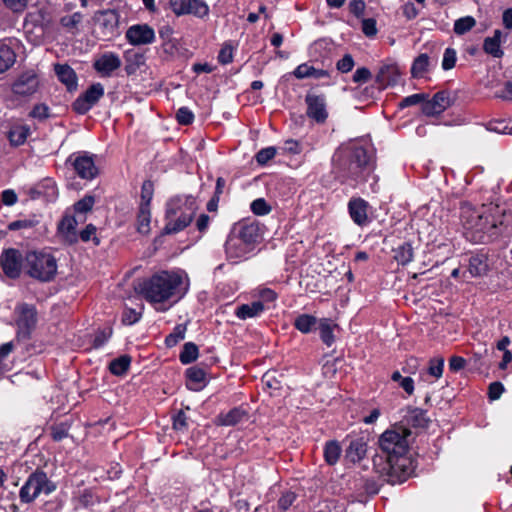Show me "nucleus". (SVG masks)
I'll list each match as a JSON object with an SVG mask.
<instances>
[{
    "label": "nucleus",
    "mask_w": 512,
    "mask_h": 512,
    "mask_svg": "<svg viewBox=\"0 0 512 512\" xmlns=\"http://www.w3.org/2000/svg\"><path fill=\"white\" fill-rule=\"evenodd\" d=\"M154 185L150 180L143 182L141 187V203L140 206L150 207L151 200L153 198Z\"/></svg>",
    "instance_id": "nucleus-47"
},
{
    "label": "nucleus",
    "mask_w": 512,
    "mask_h": 512,
    "mask_svg": "<svg viewBox=\"0 0 512 512\" xmlns=\"http://www.w3.org/2000/svg\"><path fill=\"white\" fill-rule=\"evenodd\" d=\"M76 226L77 220L74 216H65L59 223L58 232L66 243L74 244L78 241Z\"/></svg>",
    "instance_id": "nucleus-20"
},
{
    "label": "nucleus",
    "mask_w": 512,
    "mask_h": 512,
    "mask_svg": "<svg viewBox=\"0 0 512 512\" xmlns=\"http://www.w3.org/2000/svg\"><path fill=\"white\" fill-rule=\"evenodd\" d=\"M177 121L182 125H189L194 120V115L187 107H181L176 113Z\"/></svg>",
    "instance_id": "nucleus-56"
},
{
    "label": "nucleus",
    "mask_w": 512,
    "mask_h": 512,
    "mask_svg": "<svg viewBox=\"0 0 512 512\" xmlns=\"http://www.w3.org/2000/svg\"><path fill=\"white\" fill-rule=\"evenodd\" d=\"M250 208L255 215H260V216L266 215L271 211V207L268 205L266 200L263 198L255 199L251 203Z\"/></svg>",
    "instance_id": "nucleus-54"
},
{
    "label": "nucleus",
    "mask_w": 512,
    "mask_h": 512,
    "mask_svg": "<svg viewBox=\"0 0 512 512\" xmlns=\"http://www.w3.org/2000/svg\"><path fill=\"white\" fill-rule=\"evenodd\" d=\"M29 116L38 119L39 121H43L49 117V107L44 103L37 104L33 107Z\"/></svg>",
    "instance_id": "nucleus-55"
},
{
    "label": "nucleus",
    "mask_w": 512,
    "mask_h": 512,
    "mask_svg": "<svg viewBox=\"0 0 512 512\" xmlns=\"http://www.w3.org/2000/svg\"><path fill=\"white\" fill-rule=\"evenodd\" d=\"M449 94L445 91L437 92L432 99L422 104V112L426 116H435L441 114L450 106Z\"/></svg>",
    "instance_id": "nucleus-19"
},
{
    "label": "nucleus",
    "mask_w": 512,
    "mask_h": 512,
    "mask_svg": "<svg viewBox=\"0 0 512 512\" xmlns=\"http://www.w3.org/2000/svg\"><path fill=\"white\" fill-rule=\"evenodd\" d=\"M429 56L425 53L420 54L414 59L411 66V74L414 78H422L428 72Z\"/></svg>",
    "instance_id": "nucleus-33"
},
{
    "label": "nucleus",
    "mask_w": 512,
    "mask_h": 512,
    "mask_svg": "<svg viewBox=\"0 0 512 512\" xmlns=\"http://www.w3.org/2000/svg\"><path fill=\"white\" fill-rule=\"evenodd\" d=\"M318 320L310 314H300L294 320V327L303 334L310 333L316 326Z\"/></svg>",
    "instance_id": "nucleus-32"
},
{
    "label": "nucleus",
    "mask_w": 512,
    "mask_h": 512,
    "mask_svg": "<svg viewBox=\"0 0 512 512\" xmlns=\"http://www.w3.org/2000/svg\"><path fill=\"white\" fill-rule=\"evenodd\" d=\"M125 37L133 46L148 45L155 41V32L148 24H135L127 29Z\"/></svg>",
    "instance_id": "nucleus-14"
},
{
    "label": "nucleus",
    "mask_w": 512,
    "mask_h": 512,
    "mask_svg": "<svg viewBox=\"0 0 512 512\" xmlns=\"http://www.w3.org/2000/svg\"><path fill=\"white\" fill-rule=\"evenodd\" d=\"M181 285L180 275L163 271L139 284L138 290L147 301L162 303L173 297H176L175 301L180 299L185 294Z\"/></svg>",
    "instance_id": "nucleus-4"
},
{
    "label": "nucleus",
    "mask_w": 512,
    "mask_h": 512,
    "mask_svg": "<svg viewBox=\"0 0 512 512\" xmlns=\"http://www.w3.org/2000/svg\"><path fill=\"white\" fill-rule=\"evenodd\" d=\"M56 484L49 480L47 474L36 469L31 473L26 480L25 484L19 491V498L22 503H32L42 492L46 495L51 494L56 490Z\"/></svg>",
    "instance_id": "nucleus-7"
},
{
    "label": "nucleus",
    "mask_w": 512,
    "mask_h": 512,
    "mask_svg": "<svg viewBox=\"0 0 512 512\" xmlns=\"http://www.w3.org/2000/svg\"><path fill=\"white\" fill-rule=\"evenodd\" d=\"M307 105V115L318 123H323L327 119L326 103L322 96L307 94L305 97Z\"/></svg>",
    "instance_id": "nucleus-18"
},
{
    "label": "nucleus",
    "mask_w": 512,
    "mask_h": 512,
    "mask_svg": "<svg viewBox=\"0 0 512 512\" xmlns=\"http://www.w3.org/2000/svg\"><path fill=\"white\" fill-rule=\"evenodd\" d=\"M230 230L253 252L263 238L262 227L257 221L251 219L235 223Z\"/></svg>",
    "instance_id": "nucleus-8"
},
{
    "label": "nucleus",
    "mask_w": 512,
    "mask_h": 512,
    "mask_svg": "<svg viewBox=\"0 0 512 512\" xmlns=\"http://www.w3.org/2000/svg\"><path fill=\"white\" fill-rule=\"evenodd\" d=\"M335 327H337V325L333 324L330 319L322 318L319 320L320 338L322 342L328 347H331L335 342Z\"/></svg>",
    "instance_id": "nucleus-30"
},
{
    "label": "nucleus",
    "mask_w": 512,
    "mask_h": 512,
    "mask_svg": "<svg viewBox=\"0 0 512 512\" xmlns=\"http://www.w3.org/2000/svg\"><path fill=\"white\" fill-rule=\"evenodd\" d=\"M103 96V85L94 83L73 102L72 108L78 114H86Z\"/></svg>",
    "instance_id": "nucleus-11"
},
{
    "label": "nucleus",
    "mask_w": 512,
    "mask_h": 512,
    "mask_svg": "<svg viewBox=\"0 0 512 512\" xmlns=\"http://www.w3.org/2000/svg\"><path fill=\"white\" fill-rule=\"evenodd\" d=\"M54 70L59 81L67 87L68 91H73L77 88V75L69 65L56 64Z\"/></svg>",
    "instance_id": "nucleus-22"
},
{
    "label": "nucleus",
    "mask_w": 512,
    "mask_h": 512,
    "mask_svg": "<svg viewBox=\"0 0 512 512\" xmlns=\"http://www.w3.org/2000/svg\"><path fill=\"white\" fill-rule=\"evenodd\" d=\"M205 371L193 366L186 370V386L189 390L199 391L204 386Z\"/></svg>",
    "instance_id": "nucleus-24"
},
{
    "label": "nucleus",
    "mask_w": 512,
    "mask_h": 512,
    "mask_svg": "<svg viewBox=\"0 0 512 512\" xmlns=\"http://www.w3.org/2000/svg\"><path fill=\"white\" fill-rule=\"evenodd\" d=\"M68 163L73 166L76 174L82 179L92 180L98 175V168L93 157L86 153L78 154L75 157L74 155L69 156L66 160V164Z\"/></svg>",
    "instance_id": "nucleus-13"
},
{
    "label": "nucleus",
    "mask_w": 512,
    "mask_h": 512,
    "mask_svg": "<svg viewBox=\"0 0 512 512\" xmlns=\"http://www.w3.org/2000/svg\"><path fill=\"white\" fill-rule=\"evenodd\" d=\"M25 268L30 277L48 282L56 274V259L47 253L29 252L25 257Z\"/></svg>",
    "instance_id": "nucleus-6"
},
{
    "label": "nucleus",
    "mask_w": 512,
    "mask_h": 512,
    "mask_svg": "<svg viewBox=\"0 0 512 512\" xmlns=\"http://www.w3.org/2000/svg\"><path fill=\"white\" fill-rule=\"evenodd\" d=\"M250 421V414L248 406L241 405L230 410L226 414V426L245 424Z\"/></svg>",
    "instance_id": "nucleus-29"
},
{
    "label": "nucleus",
    "mask_w": 512,
    "mask_h": 512,
    "mask_svg": "<svg viewBox=\"0 0 512 512\" xmlns=\"http://www.w3.org/2000/svg\"><path fill=\"white\" fill-rule=\"evenodd\" d=\"M501 37L502 32L498 29L495 30L493 36L484 39L483 50L495 58H501L504 54L501 49Z\"/></svg>",
    "instance_id": "nucleus-26"
},
{
    "label": "nucleus",
    "mask_w": 512,
    "mask_h": 512,
    "mask_svg": "<svg viewBox=\"0 0 512 512\" xmlns=\"http://www.w3.org/2000/svg\"><path fill=\"white\" fill-rule=\"evenodd\" d=\"M125 72L128 76L135 74L145 64V57L142 53L134 50H127L124 53Z\"/></svg>",
    "instance_id": "nucleus-25"
},
{
    "label": "nucleus",
    "mask_w": 512,
    "mask_h": 512,
    "mask_svg": "<svg viewBox=\"0 0 512 512\" xmlns=\"http://www.w3.org/2000/svg\"><path fill=\"white\" fill-rule=\"evenodd\" d=\"M461 217L464 235L472 243L486 244L512 236V213L501 212L497 206L464 209Z\"/></svg>",
    "instance_id": "nucleus-2"
},
{
    "label": "nucleus",
    "mask_w": 512,
    "mask_h": 512,
    "mask_svg": "<svg viewBox=\"0 0 512 512\" xmlns=\"http://www.w3.org/2000/svg\"><path fill=\"white\" fill-rule=\"evenodd\" d=\"M254 296L259 298L256 302H262L264 306L266 303L274 302L277 299V293L267 287H260L254 290Z\"/></svg>",
    "instance_id": "nucleus-44"
},
{
    "label": "nucleus",
    "mask_w": 512,
    "mask_h": 512,
    "mask_svg": "<svg viewBox=\"0 0 512 512\" xmlns=\"http://www.w3.org/2000/svg\"><path fill=\"white\" fill-rule=\"evenodd\" d=\"M30 134V128L27 125L13 126L8 132V139L12 146H20L25 143L28 135Z\"/></svg>",
    "instance_id": "nucleus-31"
},
{
    "label": "nucleus",
    "mask_w": 512,
    "mask_h": 512,
    "mask_svg": "<svg viewBox=\"0 0 512 512\" xmlns=\"http://www.w3.org/2000/svg\"><path fill=\"white\" fill-rule=\"evenodd\" d=\"M294 76L298 79H304L309 77L319 78L323 76V71L308 65L307 63L301 64L296 67L293 72Z\"/></svg>",
    "instance_id": "nucleus-39"
},
{
    "label": "nucleus",
    "mask_w": 512,
    "mask_h": 512,
    "mask_svg": "<svg viewBox=\"0 0 512 512\" xmlns=\"http://www.w3.org/2000/svg\"><path fill=\"white\" fill-rule=\"evenodd\" d=\"M50 429L54 441H61L69 435V425L65 422L52 425Z\"/></svg>",
    "instance_id": "nucleus-51"
},
{
    "label": "nucleus",
    "mask_w": 512,
    "mask_h": 512,
    "mask_svg": "<svg viewBox=\"0 0 512 512\" xmlns=\"http://www.w3.org/2000/svg\"><path fill=\"white\" fill-rule=\"evenodd\" d=\"M16 62V53L5 41H0V76Z\"/></svg>",
    "instance_id": "nucleus-27"
},
{
    "label": "nucleus",
    "mask_w": 512,
    "mask_h": 512,
    "mask_svg": "<svg viewBox=\"0 0 512 512\" xmlns=\"http://www.w3.org/2000/svg\"><path fill=\"white\" fill-rule=\"evenodd\" d=\"M295 499H296L295 493H293L291 491L285 492L278 500V507L281 510H287L293 504Z\"/></svg>",
    "instance_id": "nucleus-63"
},
{
    "label": "nucleus",
    "mask_w": 512,
    "mask_h": 512,
    "mask_svg": "<svg viewBox=\"0 0 512 512\" xmlns=\"http://www.w3.org/2000/svg\"><path fill=\"white\" fill-rule=\"evenodd\" d=\"M186 330H187L186 324L176 325L173 329V332L170 333L165 339V344L167 345V347H173L180 340H183L185 338Z\"/></svg>",
    "instance_id": "nucleus-41"
},
{
    "label": "nucleus",
    "mask_w": 512,
    "mask_h": 512,
    "mask_svg": "<svg viewBox=\"0 0 512 512\" xmlns=\"http://www.w3.org/2000/svg\"><path fill=\"white\" fill-rule=\"evenodd\" d=\"M121 59L114 52L101 54L93 63V68L102 77H110L113 72L121 67Z\"/></svg>",
    "instance_id": "nucleus-16"
},
{
    "label": "nucleus",
    "mask_w": 512,
    "mask_h": 512,
    "mask_svg": "<svg viewBox=\"0 0 512 512\" xmlns=\"http://www.w3.org/2000/svg\"><path fill=\"white\" fill-rule=\"evenodd\" d=\"M457 60L456 50L453 48H446L443 54L442 59V68L443 70H450L454 68Z\"/></svg>",
    "instance_id": "nucleus-52"
},
{
    "label": "nucleus",
    "mask_w": 512,
    "mask_h": 512,
    "mask_svg": "<svg viewBox=\"0 0 512 512\" xmlns=\"http://www.w3.org/2000/svg\"><path fill=\"white\" fill-rule=\"evenodd\" d=\"M374 169V150L366 139L342 144L332 157V173L342 184L355 187L366 182Z\"/></svg>",
    "instance_id": "nucleus-1"
},
{
    "label": "nucleus",
    "mask_w": 512,
    "mask_h": 512,
    "mask_svg": "<svg viewBox=\"0 0 512 512\" xmlns=\"http://www.w3.org/2000/svg\"><path fill=\"white\" fill-rule=\"evenodd\" d=\"M151 219L150 207L139 206L137 215L138 231L146 234L149 232V224Z\"/></svg>",
    "instance_id": "nucleus-40"
},
{
    "label": "nucleus",
    "mask_w": 512,
    "mask_h": 512,
    "mask_svg": "<svg viewBox=\"0 0 512 512\" xmlns=\"http://www.w3.org/2000/svg\"><path fill=\"white\" fill-rule=\"evenodd\" d=\"M111 335H112L111 328H107V329L98 331L94 337L93 346L95 348H99V347L103 346L106 343V341L111 337Z\"/></svg>",
    "instance_id": "nucleus-58"
},
{
    "label": "nucleus",
    "mask_w": 512,
    "mask_h": 512,
    "mask_svg": "<svg viewBox=\"0 0 512 512\" xmlns=\"http://www.w3.org/2000/svg\"><path fill=\"white\" fill-rule=\"evenodd\" d=\"M265 311L262 302H251L236 307L234 314L240 320H247L259 317Z\"/></svg>",
    "instance_id": "nucleus-21"
},
{
    "label": "nucleus",
    "mask_w": 512,
    "mask_h": 512,
    "mask_svg": "<svg viewBox=\"0 0 512 512\" xmlns=\"http://www.w3.org/2000/svg\"><path fill=\"white\" fill-rule=\"evenodd\" d=\"M83 20V15L80 12H75L71 15L63 16L60 19V24L71 33L78 31V26Z\"/></svg>",
    "instance_id": "nucleus-38"
},
{
    "label": "nucleus",
    "mask_w": 512,
    "mask_h": 512,
    "mask_svg": "<svg viewBox=\"0 0 512 512\" xmlns=\"http://www.w3.org/2000/svg\"><path fill=\"white\" fill-rule=\"evenodd\" d=\"M488 258L486 254L479 253L472 255L469 259V273L472 277H479L488 271Z\"/></svg>",
    "instance_id": "nucleus-28"
},
{
    "label": "nucleus",
    "mask_w": 512,
    "mask_h": 512,
    "mask_svg": "<svg viewBox=\"0 0 512 512\" xmlns=\"http://www.w3.org/2000/svg\"><path fill=\"white\" fill-rule=\"evenodd\" d=\"M391 379L398 382L400 387L409 395L414 392V381L411 377H402L399 371L392 373Z\"/></svg>",
    "instance_id": "nucleus-46"
},
{
    "label": "nucleus",
    "mask_w": 512,
    "mask_h": 512,
    "mask_svg": "<svg viewBox=\"0 0 512 512\" xmlns=\"http://www.w3.org/2000/svg\"><path fill=\"white\" fill-rule=\"evenodd\" d=\"M22 253L14 248L5 249L0 256V267L4 275L11 279L20 276L23 267Z\"/></svg>",
    "instance_id": "nucleus-10"
},
{
    "label": "nucleus",
    "mask_w": 512,
    "mask_h": 512,
    "mask_svg": "<svg viewBox=\"0 0 512 512\" xmlns=\"http://www.w3.org/2000/svg\"><path fill=\"white\" fill-rule=\"evenodd\" d=\"M426 98H427V95L424 93L412 94V95H409V96L403 98L399 103V107L406 108V107L414 106V105H417L420 103L423 104L425 102Z\"/></svg>",
    "instance_id": "nucleus-53"
},
{
    "label": "nucleus",
    "mask_w": 512,
    "mask_h": 512,
    "mask_svg": "<svg viewBox=\"0 0 512 512\" xmlns=\"http://www.w3.org/2000/svg\"><path fill=\"white\" fill-rule=\"evenodd\" d=\"M28 2L29 0H3L5 7L14 13L23 12L27 7Z\"/></svg>",
    "instance_id": "nucleus-57"
},
{
    "label": "nucleus",
    "mask_w": 512,
    "mask_h": 512,
    "mask_svg": "<svg viewBox=\"0 0 512 512\" xmlns=\"http://www.w3.org/2000/svg\"><path fill=\"white\" fill-rule=\"evenodd\" d=\"M131 363V357L129 355H122L113 361L109 365L110 372L114 375L121 376L127 372Z\"/></svg>",
    "instance_id": "nucleus-36"
},
{
    "label": "nucleus",
    "mask_w": 512,
    "mask_h": 512,
    "mask_svg": "<svg viewBox=\"0 0 512 512\" xmlns=\"http://www.w3.org/2000/svg\"><path fill=\"white\" fill-rule=\"evenodd\" d=\"M277 154V149L273 146H269L266 148H262L259 150L255 159L259 165H266L270 160H272Z\"/></svg>",
    "instance_id": "nucleus-48"
},
{
    "label": "nucleus",
    "mask_w": 512,
    "mask_h": 512,
    "mask_svg": "<svg viewBox=\"0 0 512 512\" xmlns=\"http://www.w3.org/2000/svg\"><path fill=\"white\" fill-rule=\"evenodd\" d=\"M476 25V21L472 16L459 18L454 23V32L457 35H463L470 31Z\"/></svg>",
    "instance_id": "nucleus-42"
},
{
    "label": "nucleus",
    "mask_w": 512,
    "mask_h": 512,
    "mask_svg": "<svg viewBox=\"0 0 512 512\" xmlns=\"http://www.w3.org/2000/svg\"><path fill=\"white\" fill-rule=\"evenodd\" d=\"M354 67V60L351 55L346 54L344 55L338 62H337V69L341 71L342 73H347L351 71Z\"/></svg>",
    "instance_id": "nucleus-60"
},
{
    "label": "nucleus",
    "mask_w": 512,
    "mask_h": 512,
    "mask_svg": "<svg viewBox=\"0 0 512 512\" xmlns=\"http://www.w3.org/2000/svg\"><path fill=\"white\" fill-rule=\"evenodd\" d=\"M38 223H39V220L37 219V217L33 216L28 219H19V220L11 222L8 225V229L11 231L27 229V228H32V227L36 226Z\"/></svg>",
    "instance_id": "nucleus-49"
},
{
    "label": "nucleus",
    "mask_w": 512,
    "mask_h": 512,
    "mask_svg": "<svg viewBox=\"0 0 512 512\" xmlns=\"http://www.w3.org/2000/svg\"><path fill=\"white\" fill-rule=\"evenodd\" d=\"M413 248L411 244L404 243L394 250V259L400 265H407L413 260Z\"/></svg>",
    "instance_id": "nucleus-34"
},
{
    "label": "nucleus",
    "mask_w": 512,
    "mask_h": 512,
    "mask_svg": "<svg viewBox=\"0 0 512 512\" xmlns=\"http://www.w3.org/2000/svg\"><path fill=\"white\" fill-rule=\"evenodd\" d=\"M367 451V443L364 438H352L346 449V457L353 463L364 458Z\"/></svg>",
    "instance_id": "nucleus-23"
},
{
    "label": "nucleus",
    "mask_w": 512,
    "mask_h": 512,
    "mask_svg": "<svg viewBox=\"0 0 512 512\" xmlns=\"http://www.w3.org/2000/svg\"><path fill=\"white\" fill-rule=\"evenodd\" d=\"M18 340H29L37 324V310L34 305L20 303L15 308Z\"/></svg>",
    "instance_id": "nucleus-9"
},
{
    "label": "nucleus",
    "mask_w": 512,
    "mask_h": 512,
    "mask_svg": "<svg viewBox=\"0 0 512 512\" xmlns=\"http://www.w3.org/2000/svg\"><path fill=\"white\" fill-rule=\"evenodd\" d=\"M191 0H170L169 5L172 11L177 15L186 14V6L189 5Z\"/></svg>",
    "instance_id": "nucleus-59"
},
{
    "label": "nucleus",
    "mask_w": 512,
    "mask_h": 512,
    "mask_svg": "<svg viewBox=\"0 0 512 512\" xmlns=\"http://www.w3.org/2000/svg\"><path fill=\"white\" fill-rule=\"evenodd\" d=\"M198 357V347L193 342H187L184 344L183 349L179 355V359L182 364H190L194 362Z\"/></svg>",
    "instance_id": "nucleus-37"
},
{
    "label": "nucleus",
    "mask_w": 512,
    "mask_h": 512,
    "mask_svg": "<svg viewBox=\"0 0 512 512\" xmlns=\"http://www.w3.org/2000/svg\"><path fill=\"white\" fill-rule=\"evenodd\" d=\"M444 358L434 357L429 360L428 374L436 379H439L443 374Z\"/></svg>",
    "instance_id": "nucleus-45"
},
{
    "label": "nucleus",
    "mask_w": 512,
    "mask_h": 512,
    "mask_svg": "<svg viewBox=\"0 0 512 512\" xmlns=\"http://www.w3.org/2000/svg\"><path fill=\"white\" fill-rule=\"evenodd\" d=\"M410 434L406 428L393 427L379 437V448L386 459L383 472L392 484L406 481L414 471L413 461L408 456Z\"/></svg>",
    "instance_id": "nucleus-3"
},
{
    "label": "nucleus",
    "mask_w": 512,
    "mask_h": 512,
    "mask_svg": "<svg viewBox=\"0 0 512 512\" xmlns=\"http://www.w3.org/2000/svg\"><path fill=\"white\" fill-rule=\"evenodd\" d=\"M101 15L104 17L103 25L105 27H114L118 24V14L114 10L102 11Z\"/></svg>",
    "instance_id": "nucleus-62"
},
{
    "label": "nucleus",
    "mask_w": 512,
    "mask_h": 512,
    "mask_svg": "<svg viewBox=\"0 0 512 512\" xmlns=\"http://www.w3.org/2000/svg\"><path fill=\"white\" fill-rule=\"evenodd\" d=\"M362 31L368 37H373L377 34L376 21L373 18H366L362 20Z\"/></svg>",
    "instance_id": "nucleus-61"
},
{
    "label": "nucleus",
    "mask_w": 512,
    "mask_h": 512,
    "mask_svg": "<svg viewBox=\"0 0 512 512\" xmlns=\"http://www.w3.org/2000/svg\"><path fill=\"white\" fill-rule=\"evenodd\" d=\"M141 314L134 309H126L122 316V322L126 325H132L139 321Z\"/></svg>",
    "instance_id": "nucleus-64"
},
{
    "label": "nucleus",
    "mask_w": 512,
    "mask_h": 512,
    "mask_svg": "<svg viewBox=\"0 0 512 512\" xmlns=\"http://www.w3.org/2000/svg\"><path fill=\"white\" fill-rule=\"evenodd\" d=\"M254 252L250 250L236 235L230 230L229 237L226 240V261L230 264H238L249 259Z\"/></svg>",
    "instance_id": "nucleus-12"
},
{
    "label": "nucleus",
    "mask_w": 512,
    "mask_h": 512,
    "mask_svg": "<svg viewBox=\"0 0 512 512\" xmlns=\"http://www.w3.org/2000/svg\"><path fill=\"white\" fill-rule=\"evenodd\" d=\"M208 13V6L201 0H191L186 6V14L203 17Z\"/></svg>",
    "instance_id": "nucleus-43"
},
{
    "label": "nucleus",
    "mask_w": 512,
    "mask_h": 512,
    "mask_svg": "<svg viewBox=\"0 0 512 512\" xmlns=\"http://www.w3.org/2000/svg\"><path fill=\"white\" fill-rule=\"evenodd\" d=\"M198 205L192 195H176L166 203L164 234H176L193 220Z\"/></svg>",
    "instance_id": "nucleus-5"
},
{
    "label": "nucleus",
    "mask_w": 512,
    "mask_h": 512,
    "mask_svg": "<svg viewBox=\"0 0 512 512\" xmlns=\"http://www.w3.org/2000/svg\"><path fill=\"white\" fill-rule=\"evenodd\" d=\"M341 451V447L337 441H328L324 447V458L327 464H336L341 455Z\"/></svg>",
    "instance_id": "nucleus-35"
},
{
    "label": "nucleus",
    "mask_w": 512,
    "mask_h": 512,
    "mask_svg": "<svg viewBox=\"0 0 512 512\" xmlns=\"http://www.w3.org/2000/svg\"><path fill=\"white\" fill-rule=\"evenodd\" d=\"M95 203V198L91 195H86L74 204V210L78 214H84L90 211Z\"/></svg>",
    "instance_id": "nucleus-50"
},
{
    "label": "nucleus",
    "mask_w": 512,
    "mask_h": 512,
    "mask_svg": "<svg viewBox=\"0 0 512 512\" xmlns=\"http://www.w3.org/2000/svg\"><path fill=\"white\" fill-rule=\"evenodd\" d=\"M370 204L363 198H351L348 202V212L352 221L360 226H367L371 220L369 219Z\"/></svg>",
    "instance_id": "nucleus-15"
},
{
    "label": "nucleus",
    "mask_w": 512,
    "mask_h": 512,
    "mask_svg": "<svg viewBox=\"0 0 512 512\" xmlns=\"http://www.w3.org/2000/svg\"><path fill=\"white\" fill-rule=\"evenodd\" d=\"M39 81L35 73L28 71L22 73L12 85V91L19 96H30L38 88Z\"/></svg>",
    "instance_id": "nucleus-17"
}]
</instances>
